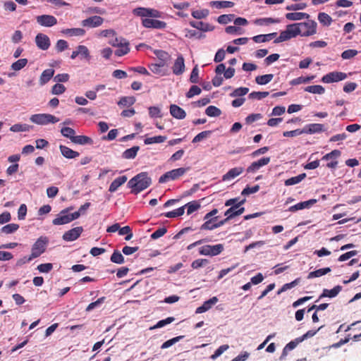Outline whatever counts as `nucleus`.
Segmentation results:
<instances>
[{
    "instance_id": "338daca9",
    "label": "nucleus",
    "mask_w": 361,
    "mask_h": 361,
    "mask_svg": "<svg viewBox=\"0 0 361 361\" xmlns=\"http://www.w3.org/2000/svg\"><path fill=\"white\" fill-rule=\"evenodd\" d=\"M357 54H358V51L355 49H347L341 54V57L343 59H345V60L350 59L355 57V56H357Z\"/></svg>"
},
{
    "instance_id": "603ef678",
    "label": "nucleus",
    "mask_w": 361,
    "mask_h": 361,
    "mask_svg": "<svg viewBox=\"0 0 361 361\" xmlns=\"http://www.w3.org/2000/svg\"><path fill=\"white\" fill-rule=\"evenodd\" d=\"M209 13L208 9H201L192 11V16L196 19L205 18Z\"/></svg>"
},
{
    "instance_id": "680f3d73",
    "label": "nucleus",
    "mask_w": 361,
    "mask_h": 361,
    "mask_svg": "<svg viewBox=\"0 0 361 361\" xmlns=\"http://www.w3.org/2000/svg\"><path fill=\"white\" fill-rule=\"evenodd\" d=\"M209 263V260L207 259H197L194 260L191 264V267L194 269H199L200 267H204L207 264Z\"/></svg>"
},
{
    "instance_id": "b1692460",
    "label": "nucleus",
    "mask_w": 361,
    "mask_h": 361,
    "mask_svg": "<svg viewBox=\"0 0 361 361\" xmlns=\"http://www.w3.org/2000/svg\"><path fill=\"white\" fill-rule=\"evenodd\" d=\"M342 290V286H336L331 290L324 289L322 293L319 296V299L323 298H334L336 297Z\"/></svg>"
},
{
    "instance_id": "4468645a",
    "label": "nucleus",
    "mask_w": 361,
    "mask_h": 361,
    "mask_svg": "<svg viewBox=\"0 0 361 361\" xmlns=\"http://www.w3.org/2000/svg\"><path fill=\"white\" fill-rule=\"evenodd\" d=\"M36 20L40 25L44 27H51L57 23V19L51 15L38 16Z\"/></svg>"
},
{
    "instance_id": "13d9d810",
    "label": "nucleus",
    "mask_w": 361,
    "mask_h": 361,
    "mask_svg": "<svg viewBox=\"0 0 361 361\" xmlns=\"http://www.w3.org/2000/svg\"><path fill=\"white\" fill-rule=\"evenodd\" d=\"M234 16L233 14H223L218 17L217 21L220 24H227L233 20Z\"/></svg>"
},
{
    "instance_id": "7ed1b4c3",
    "label": "nucleus",
    "mask_w": 361,
    "mask_h": 361,
    "mask_svg": "<svg viewBox=\"0 0 361 361\" xmlns=\"http://www.w3.org/2000/svg\"><path fill=\"white\" fill-rule=\"evenodd\" d=\"M69 209H64L53 219L54 225H63L77 219L78 214H68Z\"/></svg>"
},
{
    "instance_id": "6ab92c4d",
    "label": "nucleus",
    "mask_w": 361,
    "mask_h": 361,
    "mask_svg": "<svg viewBox=\"0 0 361 361\" xmlns=\"http://www.w3.org/2000/svg\"><path fill=\"white\" fill-rule=\"evenodd\" d=\"M324 131V125L321 123H310L303 128L304 133L314 134Z\"/></svg>"
},
{
    "instance_id": "49530a36",
    "label": "nucleus",
    "mask_w": 361,
    "mask_h": 361,
    "mask_svg": "<svg viewBox=\"0 0 361 361\" xmlns=\"http://www.w3.org/2000/svg\"><path fill=\"white\" fill-rule=\"evenodd\" d=\"M164 66V63L161 62L160 63H152L149 66V70L154 74H157L159 75H164V73L162 71V68Z\"/></svg>"
},
{
    "instance_id": "bf43d9fd",
    "label": "nucleus",
    "mask_w": 361,
    "mask_h": 361,
    "mask_svg": "<svg viewBox=\"0 0 361 361\" xmlns=\"http://www.w3.org/2000/svg\"><path fill=\"white\" fill-rule=\"evenodd\" d=\"M212 133L211 130H205L198 133L192 140V143L199 142L204 139L207 138Z\"/></svg>"
},
{
    "instance_id": "864d4df0",
    "label": "nucleus",
    "mask_w": 361,
    "mask_h": 361,
    "mask_svg": "<svg viewBox=\"0 0 361 361\" xmlns=\"http://www.w3.org/2000/svg\"><path fill=\"white\" fill-rule=\"evenodd\" d=\"M249 92V88L247 87H238L235 89L231 94L230 96L231 97H242L247 94Z\"/></svg>"
},
{
    "instance_id": "9d476101",
    "label": "nucleus",
    "mask_w": 361,
    "mask_h": 361,
    "mask_svg": "<svg viewBox=\"0 0 361 361\" xmlns=\"http://www.w3.org/2000/svg\"><path fill=\"white\" fill-rule=\"evenodd\" d=\"M82 232L83 228L82 226L75 227L65 232L62 238L63 240L67 242L73 241L78 239Z\"/></svg>"
},
{
    "instance_id": "8fccbe9b",
    "label": "nucleus",
    "mask_w": 361,
    "mask_h": 361,
    "mask_svg": "<svg viewBox=\"0 0 361 361\" xmlns=\"http://www.w3.org/2000/svg\"><path fill=\"white\" fill-rule=\"evenodd\" d=\"M279 22H280V20L279 19L272 18H263L257 19L255 20V23L259 25L279 23Z\"/></svg>"
},
{
    "instance_id": "7c9ffc66",
    "label": "nucleus",
    "mask_w": 361,
    "mask_h": 361,
    "mask_svg": "<svg viewBox=\"0 0 361 361\" xmlns=\"http://www.w3.org/2000/svg\"><path fill=\"white\" fill-rule=\"evenodd\" d=\"M71 142L78 145H92L93 143L92 138L86 135H75Z\"/></svg>"
},
{
    "instance_id": "c03bdc74",
    "label": "nucleus",
    "mask_w": 361,
    "mask_h": 361,
    "mask_svg": "<svg viewBox=\"0 0 361 361\" xmlns=\"http://www.w3.org/2000/svg\"><path fill=\"white\" fill-rule=\"evenodd\" d=\"M19 228V225L17 224H9L3 226L1 232L5 234H11L16 232Z\"/></svg>"
},
{
    "instance_id": "ea45409f",
    "label": "nucleus",
    "mask_w": 361,
    "mask_h": 361,
    "mask_svg": "<svg viewBox=\"0 0 361 361\" xmlns=\"http://www.w3.org/2000/svg\"><path fill=\"white\" fill-rule=\"evenodd\" d=\"M218 216H214L210 219H204L205 222L201 226V230H214L216 228L215 221L217 220Z\"/></svg>"
},
{
    "instance_id": "69168bd1",
    "label": "nucleus",
    "mask_w": 361,
    "mask_h": 361,
    "mask_svg": "<svg viewBox=\"0 0 361 361\" xmlns=\"http://www.w3.org/2000/svg\"><path fill=\"white\" fill-rule=\"evenodd\" d=\"M105 299H106L105 297H102V298H98L96 301L90 303L88 305V306L86 307L85 310L87 312H90L93 309H94V308L99 307L100 305H102L104 302Z\"/></svg>"
},
{
    "instance_id": "cd10ccee",
    "label": "nucleus",
    "mask_w": 361,
    "mask_h": 361,
    "mask_svg": "<svg viewBox=\"0 0 361 361\" xmlns=\"http://www.w3.org/2000/svg\"><path fill=\"white\" fill-rule=\"evenodd\" d=\"M130 51L129 43L126 39L121 44L117 47V49L115 51V55L117 56H123L127 54Z\"/></svg>"
},
{
    "instance_id": "a19ab883",
    "label": "nucleus",
    "mask_w": 361,
    "mask_h": 361,
    "mask_svg": "<svg viewBox=\"0 0 361 361\" xmlns=\"http://www.w3.org/2000/svg\"><path fill=\"white\" fill-rule=\"evenodd\" d=\"M110 259L112 262L118 264H123L125 262L123 256L122 255L121 252L117 250L114 251Z\"/></svg>"
},
{
    "instance_id": "a18cd8bd",
    "label": "nucleus",
    "mask_w": 361,
    "mask_h": 361,
    "mask_svg": "<svg viewBox=\"0 0 361 361\" xmlns=\"http://www.w3.org/2000/svg\"><path fill=\"white\" fill-rule=\"evenodd\" d=\"M166 140V136L158 135L151 137H147L144 140L145 145H152L154 143H161Z\"/></svg>"
},
{
    "instance_id": "423d86ee",
    "label": "nucleus",
    "mask_w": 361,
    "mask_h": 361,
    "mask_svg": "<svg viewBox=\"0 0 361 361\" xmlns=\"http://www.w3.org/2000/svg\"><path fill=\"white\" fill-rule=\"evenodd\" d=\"M48 240L46 237L39 238L32 247L31 255L35 259L39 257L46 250Z\"/></svg>"
},
{
    "instance_id": "a211bd4d",
    "label": "nucleus",
    "mask_w": 361,
    "mask_h": 361,
    "mask_svg": "<svg viewBox=\"0 0 361 361\" xmlns=\"http://www.w3.org/2000/svg\"><path fill=\"white\" fill-rule=\"evenodd\" d=\"M169 109L171 115L176 119H183L186 116L185 110L176 104H171Z\"/></svg>"
},
{
    "instance_id": "f8f14e48",
    "label": "nucleus",
    "mask_w": 361,
    "mask_h": 361,
    "mask_svg": "<svg viewBox=\"0 0 361 361\" xmlns=\"http://www.w3.org/2000/svg\"><path fill=\"white\" fill-rule=\"evenodd\" d=\"M35 43L37 47L43 51L47 50L51 45L49 37L43 33H38L36 35Z\"/></svg>"
},
{
    "instance_id": "c85d7f7f",
    "label": "nucleus",
    "mask_w": 361,
    "mask_h": 361,
    "mask_svg": "<svg viewBox=\"0 0 361 361\" xmlns=\"http://www.w3.org/2000/svg\"><path fill=\"white\" fill-rule=\"evenodd\" d=\"M139 150V146H133V147L125 150L122 153V157L126 159H133L135 158Z\"/></svg>"
},
{
    "instance_id": "0eeeda50",
    "label": "nucleus",
    "mask_w": 361,
    "mask_h": 361,
    "mask_svg": "<svg viewBox=\"0 0 361 361\" xmlns=\"http://www.w3.org/2000/svg\"><path fill=\"white\" fill-rule=\"evenodd\" d=\"M301 30V36L307 37L313 35L317 32V23L314 20H309L307 22L299 23Z\"/></svg>"
},
{
    "instance_id": "a878e982",
    "label": "nucleus",
    "mask_w": 361,
    "mask_h": 361,
    "mask_svg": "<svg viewBox=\"0 0 361 361\" xmlns=\"http://www.w3.org/2000/svg\"><path fill=\"white\" fill-rule=\"evenodd\" d=\"M127 180V177L126 176H122L116 178L113 182L111 183L109 191L111 192H114L118 190V188L124 184Z\"/></svg>"
},
{
    "instance_id": "39448f33",
    "label": "nucleus",
    "mask_w": 361,
    "mask_h": 361,
    "mask_svg": "<svg viewBox=\"0 0 361 361\" xmlns=\"http://www.w3.org/2000/svg\"><path fill=\"white\" fill-rule=\"evenodd\" d=\"M224 247L222 244L214 245H205L199 248V254L201 255L214 257L221 254Z\"/></svg>"
},
{
    "instance_id": "37998d69",
    "label": "nucleus",
    "mask_w": 361,
    "mask_h": 361,
    "mask_svg": "<svg viewBox=\"0 0 361 361\" xmlns=\"http://www.w3.org/2000/svg\"><path fill=\"white\" fill-rule=\"evenodd\" d=\"M318 20L324 26H329L332 22L331 17L326 13H319Z\"/></svg>"
},
{
    "instance_id": "473e14b6",
    "label": "nucleus",
    "mask_w": 361,
    "mask_h": 361,
    "mask_svg": "<svg viewBox=\"0 0 361 361\" xmlns=\"http://www.w3.org/2000/svg\"><path fill=\"white\" fill-rule=\"evenodd\" d=\"M331 271V269L329 267L322 268L317 269L314 271H311L309 273L307 276V279H313L317 277H320L322 276H324Z\"/></svg>"
},
{
    "instance_id": "58836bf2",
    "label": "nucleus",
    "mask_w": 361,
    "mask_h": 361,
    "mask_svg": "<svg viewBox=\"0 0 361 361\" xmlns=\"http://www.w3.org/2000/svg\"><path fill=\"white\" fill-rule=\"evenodd\" d=\"M314 78H315V75H310V76H307V77L300 76V77H298V78H296L292 80L290 82V84L291 85H298L302 84V83H307V82H310L311 80H314Z\"/></svg>"
},
{
    "instance_id": "4be33fe9",
    "label": "nucleus",
    "mask_w": 361,
    "mask_h": 361,
    "mask_svg": "<svg viewBox=\"0 0 361 361\" xmlns=\"http://www.w3.org/2000/svg\"><path fill=\"white\" fill-rule=\"evenodd\" d=\"M301 342H302L301 338L300 337H298L295 339H294V340L290 341L288 343H287L286 345V346L284 347V348L283 349L281 358L282 359V358L285 357L288 355V353L289 351L295 348L296 346Z\"/></svg>"
},
{
    "instance_id": "c9c22d12",
    "label": "nucleus",
    "mask_w": 361,
    "mask_h": 361,
    "mask_svg": "<svg viewBox=\"0 0 361 361\" xmlns=\"http://www.w3.org/2000/svg\"><path fill=\"white\" fill-rule=\"evenodd\" d=\"M290 35V37H295L297 35H301L300 23L288 25L286 28Z\"/></svg>"
},
{
    "instance_id": "de8ad7c7",
    "label": "nucleus",
    "mask_w": 361,
    "mask_h": 361,
    "mask_svg": "<svg viewBox=\"0 0 361 361\" xmlns=\"http://www.w3.org/2000/svg\"><path fill=\"white\" fill-rule=\"evenodd\" d=\"M205 114L210 117L219 116L221 114V111L215 106H209L206 110Z\"/></svg>"
},
{
    "instance_id": "774afa93",
    "label": "nucleus",
    "mask_w": 361,
    "mask_h": 361,
    "mask_svg": "<svg viewBox=\"0 0 361 361\" xmlns=\"http://www.w3.org/2000/svg\"><path fill=\"white\" fill-rule=\"evenodd\" d=\"M66 87L60 83L55 84L51 88V93L53 94H61L66 91Z\"/></svg>"
},
{
    "instance_id": "5fc2aeb1",
    "label": "nucleus",
    "mask_w": 361,
    "mask_h": 361,
    "mask_svg": "<svg viewBox=\"0 0 361 361\" xmlns=\"http://www.w3.org/2000/svg\"><path fill=\"white\" fill-rule=\"evenodd\" d=\"M185 206V208L187 207V214L188 215L191 214L196 210H197L200 207V203H198L196 201H192L190 202H188Z\"/></svg>"
},
{
    "instance_id": "412c9836",
    "label": "nucleus",
    "mask_w": 361,
    "mask_h": 361,
    "mask_svg": "<svg viewBox=\"0 0 361 361\" xmlns=\"http://www.w3.org/2000/svg\"><path fill=\"white\" fill-rule=\"evenodd\" d=\"M218 302V298L214 296L209 300L205 301L202 305L197 307L195 310L196 314H201L209 310L212 305H215Z\"/></svg>"
},
{
    "instance_id": "2f4dec72",
    "label": "nucleus",
    "mask_w": 361,
    "mask_h": 361,
    "mask_svg": "<svg viewBox=\"0 0 361 361\" xmlns=\"http://www.w3.org/2000/svg\"><path fill=\"white\" fill-rule=\"evenodd\" d=\"M306 177V173H302L299 174L297 176L291 177L285 180L284 184L286 186L293 185L300 183L302 180H304Z\"/></svg>"
},
{
    "instance_id": "ddd939ff",
    "label": "nucleus",
    "mask_w": 361,
    "mask_h": 361,
    "mask_svg": "<svg viewBox=\"0 0 361 361\" xmlns=\"http://www.w3.org/2000/svg\"><path fill=\"white\" fill-rule=\"evenodd\" d=\"M271 161L269 157H262L260 159L252 162L247 169V173H255L260 168L267 165Z\"/></svg>"
},
{
    "instance_id": "e2e57ef3",
    "label": "nucleus",
    "mask_w": 361,
    "mask_h": 361,
    "mask_svg": "<svg viewBox=\"0 0 361 361\" xmlns=\"http://www.w3.org/2000/svg\"><path fill=\"white\" fill-rule=\"evenodd\" d=\"M290 38H291L290 35L288 30L286 29L285 31H282L280 33L279 36L276 39H274V42L276 44L280 43V42L288 40Z\"/></svg>"
},
{
    "instance_id": "c756f323",
    "label": "nucleus",
    "mask_w": 361,
    "mask_h": 361,
    "mask_svg": "<svg viewBox=\"0 0 361 361\" xmlns=\"http://www.w3.org/2000/svg\"><path fill=\"white\" fill-rule=\"evenodd\" d=\"M286 18L289 20H300L302 19H308L310 18V15L306 13H288L286 14Z\"/></svg>"
},
{
    "instance_id": "f3484780",
    "label": "nucleus",
    "mask_w": 361,
    "mask_h": 361,
    "mask_svg": "<svg viewBox=\"0 0 361 361\" xmlns=\"http://www.w3.org/2000/svg\"><path fill=\"white\" fill-rule=\"evenodd\" d=\"M317 202V200L315 199H311L307 201L301 202H299L295 205H293L289 207L288 211L291 212H295L298 210H301L305 208H310L313 204H314Z\"/></svg>"
},
{
    "instance_id": "5701e85b",
    "label": "nucleus",
    "mask_w": 361,
    "mask_h": 361,
    "mask_svg": "<svg viewBox=\"0 0 361 361\" xmlns=\"http://www.w3.org/2000/svg\"><path fill=\"white\" fill-rule=\"evenodd\" d=\"M59 149L62 155L67 159H75L80 155L79 152L64 145H60Z\"/></svg>"
},
{
    "instance_id": "20e7f679",
    "label": "nucleus",
    "mask_w": 361,
    "mask_h": 361,
    "mask_svg": "<svg viewBox=\"0 0 361 361\" xmlns=\"http://www.w3.org/2000/svg\"><path fill=\"white\" fill-rule=\"evenodd\" d=\"M188 169L189 168H178L169 171L160 176L159 183H164L169 180H177L183 176Z\"/></svg>"
},
{
    "instance_id": "6e6d98bb",
    "label": "nucleus",
    "mask_w": 361,
    "mask_h": 361,
    "mask_svg": "<svg viewBox=\"0 0 361 361\" xmlns=\"http://www.w3.org/2000/svg\"><path fill=\"white\" fill-rule=\"evenodd\" d=\"M175 320V318L173 317H169L166 318L165 319H162L159 321L154 326L151 327L150 329H155L158 328H161L167 324H171Z\"/></svg>"
},
{
    "instance_id": "bb28decb",
    "label": "nucleus",
    "mask_w": 361,
    "mask_h": 361,
    "mask_svg": "<svg viewBox=\"0 0 361 361\" xmlns=\"http://www.w3.org/2000/svg\"><path fill=\"white\" fill-rule=\"evenodd\" d=\"M190 25L195 28H197L200 30L207 32V31H211L213 30L214 27L208 23H203L202 21L195 22V21H190Z\"/></svg>"
},
{
    "instance_id": "09e8293b",
    "label": "nucleus",
    "mask_w": 361,
    "mask_h": 361,
    "mask_svg": "<svg viewBox=\"0 0 361 361\" xmlns=\"http://www.w3.org/2000/svg\"><path fill=\"white\" fill-rule=\"evenodd\" d=\"M30 126L27 124L16 123L13 125L10 128V130L12 132H25L29 131Z\"/></svg>"
},
{
    "instance_id": "4c0bfd02",
    "label": "nucleus",
    "mask_w": 361,
    "mask_h": 361,
    "mask_svg": "<svg viewBox=\"0 0 361 361\" xmlns=\"http://www.w3.org/2000/svg\"><path fill=\"white\" fill-rule=\"evenodd\" d=\"M274 78L273 74H266L263 75H259L255 78V82L260 85L268 84Z\"/></svg>"
},
{
    "instance_id": "e433bc0d",
    "label": "nucleus",
    "mask_w": 361,
    "mask_h": 361,
    "mask_svg": "<svg viewBox=\"0 0 361 361\" xmlns=\"http://www.w3.org/2000/svg\"><path fill=\"white\" fill-rule=\"evenodd\" d=\"M210 4L216 8H231L234 6V3L230 1H213Z\"/></svg>"
},
{
    "instance_id": "dca6fc26",
    "label": "nucleus",
    "mask_w": 361,
    "mask_h": 361,
    "mask_svg": "<svg viewBox=\"0 0 361 361\" xmlns=\"http://www.w3.org/2000/svg\"><path fill=\"white\" fill-rule=\"evenodd\" d=\"M172 70L173 74L176 75H180L185 71L184 58L182 55L177 57L172 67Z\"/></svg>"
},
{
    "instance_id": "aec40b11",
    "label": "nucleus",
    "mask_w": 361,
    "mask_h": 361,
    "mask_svg": "<svg viewBox=\"0 0 361 361\" xmlns=\"http://www.w3.org/2000/svg\"><path fill=\"white\" fill-rule=\"evenodd\" d=\"M244 171V169L243 167H235L231 169L226 174H224L222 177L223 181L229 180L235 178V177L240 175Z\"/></svg>"
},
{
    "instance_id": "f03ea898",
    "label": "nucleus",
    "mask_w": 361,
    "mask_h": 361,
    "mask_svg": "<svg viewBox=\"0 0 361 361\" xmlns=\"http://www.w3.org/2000/svg\"><path fill=\"white\" fill-rule=\"evenodd\" d=\"M30 121L37 125H47L49 123H56L59 121V118L49 114H37L32 115Z\"/></svg>"
},
{
    "instance_id": "6e6552de",
    "label": "nucleus",
    "mask_w": 361,
    "mask_h": 361,
    "mask_svg": "<svg viewBox=\"0 0 361 361\" xmlns=\"http://www.w3.org/2000/svg\"><path fill=\"white\" fill-rule=\"evenodd\" d=\"M347 75L343 72L333 71L324 75L322 78V82L324 83H331L345 80Z\"/></svg>"
},
{
    "instance_id": "052dcab7",
    "label": "nucleus",
    "mask_w": 361,
    "mask_h": 361,
    "mask_svg": "<svg viewBox=\"0 0 361 361\" xmlns=\"http://www.w3.org/2000/svg\"><path fill=\"white\" fill-rule=\"evenodd\" d=\"M269 92H252L249 94V98L251 99L260 100L269 95Z\"/></svg>"
},
{
    "instance_id": "2eb2a0df",
    "label": "nucleus",
    "mask_w": 361,
    "mask_h": 361,
    "mask_svg": "<svg viewBox=\"0 0 361 361\" xmlns=\"http://www.w3.org/2000/svg\"><path fill=\"white\" fill-rule=\"evenodd\" d=\"M104 22V19L99 16H94L83 20L81 24L84 27H96L100 26Z\"/></svg>"
},
{
    "instance_id": "9b49d317",
    "label": "nucleus",
    "mask_w": 361,
    "mask_h": 361,
    "mask_svg": "<svg viewBox=\"0 0 361 361\" xmlns=\"http://www.w3.org/2000/svg\"><path fill=\"white\" fill-rule=\"evenodd\" d=\"M142 25L147 28L164 29L166 27L164 21L150 18H143Z\"/></svg>"
},
{
    "instance_id": "f257e3e1",
    "label": "nucleus",
    "mask_w": 361,
    "mask_h": 361,
    "mask_svg": "<svg viewBox=\"0 0 361 361\" xmlns=\"http://www.w3.org/2000/svg\"><path fill=\"white\" fill-rule=\"evenodd\" d=\"M152 183L151 178L146 172L138 173L132 178L128 183V188H131V192L138 194L147 188Z\"/></svg>"
},
{
    "instance_id": "f704fd0d",
    "label": "nucleus",
    "mask_w": 361,
    "mask_h": 361,
    "mask_svg": "<svg viewBox=\"0 0 361 361\" xmlns=\"http://www.w3.org/2000/svg\"><path fill=\"white\" fill-rule=\"evenodd\" d=\"M62 33L69 36H83L85 31L82 28H68L62 30Z\"/></svg>"
},
{
    "instance_id": "0e129e2a",
    "label": "nucleus",
    "mask_w": 361,
    "mask_h": 361,
    "mask_svg": "<svg viewBox=\"0 0 361 361\" xmlns=\"http://www.w3.org/2000/svg\"><path fill=\"white\" fill-rule=\"evenodd\" d=\"M135 101L136 100L134 97H123L118 102V104L122 106L133 105Z\"/></svg>"
},
{
    "instance_id": "79ce46f5",
    "label": "nucleus",
    "mask_w": 361,
    "mask_h": 361,
    "mask_svg": "<svg viewBox=\"0 0 361 361\" xmlns=\"http://www.w3.org/2000/svg\"><path fill=\"white\" fill-rule=\"evenodd\" d=\"M185 212V206L179 207L176 209H174L171 212H168L164 214V216L167 218H175L178 216H182Z\"/></svg>"
},
{
    "instance_id": "393cba45",
    "label": "nucleus",
    "mask_w": 361,
    "mask_h": 361,
    "mask_svg": "<svg viewBox=\"0 0 361 361\" xmlns=\"http://www.w3.org/2000/svg\"><path fill=\"white\" fill-rule=\"evenodd\" d=\"M54 70L53 68H48L44 70L39 78V84L44 85L47 83L54 75Z\"/></svg>"
},
{
    "instance_id": "3c124183",
    "label": "nucleus",
    "mask_w": 361,
    "mask_h": 361,
    "mask_svg": "<svg viewBox=\"0 0 361 361\" xmlns=\"http://www.w3.org/2000/svg\"><path fill=\"white\" fill-rule=\"evenodd\" d=\"M27 63V59H20L13 63L11 65V69L13 71H20L23 68Z\"/></svg>"
},
{
    "instance_id": "4d7b16f0",
    "label": "nucleus",
    "mask_w": 361,
    "mask_h": 361,
    "mask_svg": "<svg viewBox=\"0 0 361 361\" xmlns=\"http://www.w3.org/2000/svg\"><path fill=\"white\" fill-rule=\"evenodd\" d=\"M61 133L63 136L69 138L71 141L73 137H74L75 132V130L70 127H63L61 129Z\"/></svg>"
},
{
    "instance_id": "72a5a7b5",
    "label": "nucleus",
    "mask_w": 361,
    "mask_h": 361,
    "mask_svg": "<svg viewBox=\"0 0 361 361\" xmlns=\"http://www.w3.org/2000/svg\"><path fill=\"white\" fill-rule=\"evenodd\" d=\"M304 90L310 93L318 94H323L325 92L324 87L319 85L307 86L305 87Z\"/></svg>"
},
{
    "instance_id": "1a4fd4ad",
    "label": "nucleus",
    "mask_w": 361,
    "mask_h": 361,
    "mask_svg": "<svg viewBox=\"0 0 361 361\" xmlns=\"http://www.w3.org/2000/svg\"><path fill=\"white\" fill-rule=\"evenodd\" d=\"M245 202V200L240 201L238 204L231 207L228 209H227L224 215L227 216V219H232L234 217L242 214L245 212L244 207H240Z\"/></svg>"
}]
</instances>
